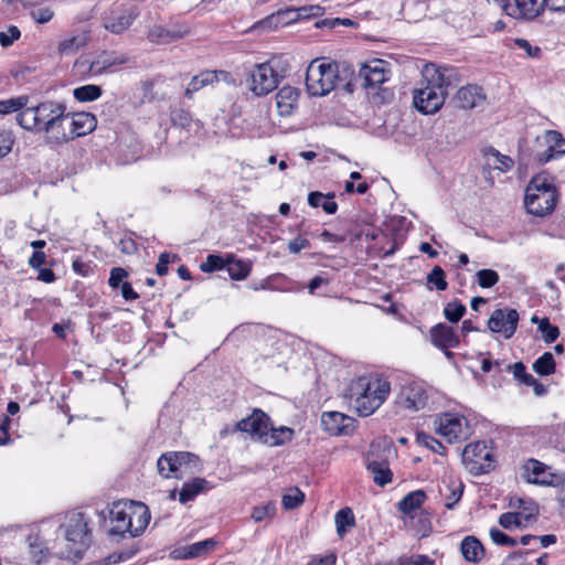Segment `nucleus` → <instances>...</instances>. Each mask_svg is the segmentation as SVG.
I'll list each match as a JSON object with an SVG mask.
<instances>
[{"instance_id":"1a4fd4ad","label":"nucleus","mask_w":565,"mask_h":565,"mask_svg":"<svg viewBox=\"0 0 565 565\" xmlns=\"http://www.w3.org/2000/svg\"><path fill=\"white\" fill-rule=\"evenodd\" d=\"M437 434L448 443H461L471 435V426L468 419L458 413H441L434 420Z\"/></svg>"},{"instance_id":"0e129e2a","label":"nucleus","mask_w":565,"mask_h":565,"mask_svg":"<svg viewBox=\"0 0 565 565\" xmlns=\"http://www.w3.org/2000/svg\"><path fill=\"white\" fill-rule=\"evenodd\" d=\"M28 542H29L30 552L32 554L34 562L41 563L43 557L46 555L49 547L42 546V543L33 542L31 535L28 537Z\"/></svg>"},{"instance_id":"c85d7f7f","label":"nucleus","mask_w":565,"mask_h":565,"mask_svg":"<svg viewBox=\"0 0 565 565\" xmlns=\"http://www.w3.org/2000/svg\"><path fill=\"white\" fill-rule=\"evenodd\" d=\"M537 514V507L535 504H531L529 508V513L524 512H507L499 516V524L507 530L511 527H522L525 526L531 520L535 518Z\"/></svg>"},{"instance_id":"5701e85b","label":"nucleus","mask_w":565,"mask_h":565,"mask_svg":"<svg viewBox=\"0 0 565 565\" xmlns=\"http://www.w3.org/2000/svg\"><path fill=\"white\" fill-rule=\"evenodd\" d=\"M322 428L332 436L347 434L352 426V418L340 412H324L321 415Z\"/></svg>"},{"instance_id":"2f4dec72","label":"nucleus","mask_w":565,"mask_h":565,"mask_svg":"<svg viewBox=\"0 0 565 565\" xmlns=\"http://www.w3.org/2000/svg\"><path fill=\"white\" fill-rule=\"evenodd\" d=\"M211 489L210 482L204 478H193L192 480L184 482L180 492L179 501L185 504L195 499L202 492Z\"/></svg>"},{"instance_id":"13d9d810","label":"nucleus","mask_w":565,"mask_h":565,"mask_svg":"<svg viewBox=\"0 0 565 565\" xmlns=\"http://www.w3.org/2000/svg\"><path fill=\"white\" fill-rule=\"evenodd\" d=\"M489 535L492 542L499 546H515L518 543L513 537L507 535L498 527H491Z\"/></svg>"},{"instance_id":"39448f33","label":"nucleus","mask_w":565,"mask_h":565,"mask_svg":"<svg viewBox=\"0 0 565 565\" xmlns=\"http://www.w3.org/2000/svg\"><path fill=\"white\" fill-rule=\"evenodd\" d=\"M130 61L125 53L117 51H100L93 56H81L76 60L74 67L81 75L97 77L114 72L115 67L121 66Z\"/></svg>"},{"instance_id":"20e7f679","label":"nucleus","mask_w":565,"mask_h":565,"mask_svg":"<svg viewBox=\"0 0 565 565\" xmlns=\"http://www.w3.org/2000/svg\"><path fill=\"white\" fill-rule=\"evenodd\" d=\"M556 200L557 192L553 179L545 173L534 175L525 189L526 211L535 216H544L554 211Z\"/></svg>"},{"instance_id":"ddd939ff","label":"nucleus","mask_w":565,"mask_h":565,"mask_svg":"<svg viewBox=\"0 0 565 565\" xmlns=\"http://www.w3.org/2000/svg\"><path fill=\"white\" fill-rule=\"evenodd\" d=\"M491 454L482 443L469 444L462 451L463 462L476 475L486 473L491 469Z\"/></svg>"},{"instance_id":"774afa93","label":"nucleus","mask_w":565,"mask_h":565,"mask_svg":"<svg viewBox=\"0 0 565 565\" xmlns=\"http://www.w3.org/2000/svg\"><path fill=\"white\" fill-rule=\"evenodd\" d=\"M337 563V554L330 552L323 556H312L311 559L307 563V565H335Z\"/></svg>"},{"instance_id":"6ab92c4d","label":"nucleus","mask_w":565,"mask_h":565,"mask_svg":"<svg viewBox=\"0 0 565 565\" xmlns=\"http://www.w3.org/2000/svg\"><path fill=\"white\" fill-rule=\"evenodd\" d=\"M43 134L45 142L51 146L62 145L72 140L66 110L57 115Z\"/></svg>"},{"instance_id":"37998d69","label":"nucleus","mask_w":565,"mask_h":565,"mask_svg":"<svg viewBox=\"0 0 565 565\" xmlns=\"http://www.w3.org/2000/svg\"><path fill=\"white\" fill-rule=\"evenodd\" d=\"M103 94L102 88L98 85L87 84L76 87L73 90V95L78 102H94L98 99Z\"/></svg>"},{"instance_id":"0eeeda50","label":"nucleus","mask_w":565,"mask_h":565,"mask_svg":"<svg viewBox=\"0 0 565 565\" xmlns=\"http://www.w3.org/2000/svg\"><path fill=\"white\" fill-rule=\"evenodd\" d=\"M286 73L278 58L256 64L249 73V89L256 96H265L277 88Z\"/></svg>"},{"instance_id":"f8f14e48","label":"nucleus","mask_w":565,"mask_h":565,"mask_svg":"<svg viewBox=\"0 0 565 565\" xmlns=\"http://www.w3.org/2000/svg\"><path fill=\"white\" fill-rule=\"evenodd\" d=\"M509 17L516 20H532L543 11L542 0H494Z\"/></svg>"},{"instance_id":"f03ea898","label":"nucleus","mask_w":565,"mask_h":565,"mask_svg":"<svg viewBox=\"0 0 565 565\" xmlns=\"http://www.w3.org/2000/svg\"><path fill=\"white\" fill-rule=\"evenodd\" d=\"M58 534L62 535L64 547L56 551L60 558L77 562L90 542L88 519L83 512H70L64 522L58 525Z\"/></svg>"},{"instance_id":"09e8293b","label":"nucleus","mask_w":565,"mask_h":565,"mask_svg":"<svg viewBox=\"0 0 565 565\" xmlns=\"http://www.w3.org/2000/svg\"><path fill=\"white\" fill-rule=\"evenodd\" d=\"M505 371L511 372L514 379L521 384L526 385L527 383H534V376L526 372V367L523 362L507 364Z\"/></svg>"},{"instance_id":"de8ad7c7","label":"nucleus","mask_w":565,"mask_h":565,"mask_svg":"<svg viewBox=\"0 0 565 565\" xmlns=\"http://www.w3.org/2000/svg\"><path fill=\"white\" fill-rule=\"evenodd\" d=\"M29 98L26 96L13 97L0 100V114L8 115L19 111L28 105Z\"/></svg>"},{"instance_id":"4468645a","label":"nucleus","mask_w":565,"mask_h":565,"mask_svg":"<svg viewBox=\"0 0 565 565\" xmlns=\"http://www.w3.org/2000/svg\"><path fill=\"white\" fill-rule=\"evenodd\" d=\"M519 313L515 309L498 308L489 320L488 328L494 333H502L505 339H510L516 331Z\"/></svg>"},{"instance_id":"423d86ee","label":"nucleus","mask_w":565,"mask_h":565,"mask_svg":"<svg viewBox=\"0 0 565 565\" xmlns=\"http://www.w3.org/2000/svg\"><path fill=\"white\" fill-rule=\"evenodd\" d=\"M157 468L163 478H182L184 475H192L202 470V463L193 452L189 451H168L162 454L158 461Z\"/></svg>"},{"instance_id":"f257e3e1","label":"nucleus","mask_w":565,"mask_h":565,"mask_svg":"<svg viewBox=\"0 0 565 565\" xmlns=\"http://www.w3.org/2000/svg\"><path fill=\"white\" fill-rule=\"evenodd\" d=\"M451 70L440 68L435 64L426 65L420 86L414 89L413 104L425 114H435L445 103L447 88L451 85Z\"/></svg>"},{"instance_id":"a878e982","label":"nucleus","mask_w":565,"mask_h":565,"mask_svg":"<svg viewBox=\"0 0 565 565\" xmlns=\"http://www.w3.org/2000/svg\"><path fill=\"white\" fill-rule=\"evenodd\" d=\"M366 468L373 476V481L384 487L392 481V471L385 460H377L374 458V446H371L370 451L366 456Z\"/></svg>"},{"instance_id":"58836bf2","label":"nucleus","mask_w":565,"mask_h":565,"mask_svg":"<svg viewBox=\"0 0 565 565\" xmlns=\"http://www.w3.org/2000/svg\"><path fill=\"white\" fill-rule=\"evenodd\" d=\"M334 522L337 527V534L339 537H344L348 530L353 527L355 524V519L352 510L350 508H343L339 510L334 515Z\"/></svg>"},{"instance_id":"dca6fc26","label":"nucleus","mask_w":565,"mask_h":565,"mask_svg":"<svg viewBox=\"0 0 565 565\" xmlns=\"http://www.w3.org/2000/svg\"><path fill=\"white\" fill-rule=\"evenodd\" d=\"M427 398V392L424 385L413 382L402 387L398 395V403L406 409L417 412L425 408Z\"/></svg>"},{"instance_id":"5fc2aeb1","label":"nucleus","mask_w":565,"mask_h":565,"mask_svg":"<svg viewBox=\"0 0 565 565\" xmlns=\"http://www.w3.org/2000/svg\"><path fill=\"white\" fill-rule=\"evenodd\" d=\"M477 281L482 288H491L499 281V275L493 269H480L477 271Z\"/></svg>"},{"instance_id":"a18cd8bd","label":"nucleus","mask_w":565,"mask_h":565,"mask_svg":"<svg viewBox=\"0 0 565 565\" xmlns=\"http://www.w3.org/2000/svg\"><path fill=\"white\" fill-rule=\"evenodd\" d=\"M448 287L446 275L440 266H435L427 275V288L431 290L435 288L438 291H444Z\"/></svg>"},{"instance_id":"e433bc0d","label":"nucleus","mask_w":565,"mask_h":565,"mask_svg":"<svg viewBox=\"0 0 565 565\" xmlns=\"http://www.w3.org/2000/svg\"><path fill=\"white\" fill-rule=\"evenodd\" d=\"M483 156L487 159V164L500 170L501 172L509 171L513 166V160L504 154H501L493 147H488L483 150Z\"/></svg>"},{"instance_id":"cd10ccee","label":"nucleus","mask_w":565,"mask_h":565,"mask_svg":"<svg viewBox=\"0 0 565 565\" xmlns=\"http://www.w3.org/2000/svg\"><path fill=\"white\" fill-rule=\"evenodd\" d=\"M65 110L66 107L62 103L45 102L39 104L36 106L39 132H44L57 115L63 114Z\"/></svg>"},{"instance_id":"ea45409f","label":"nucleus","mask_w":565,"mask_h":565,"mask_svg":"<svg viewBox=\"0 0 565 565\" xmlns=\"http://www.w3.org/2000/svg\"><path fill=\"white\" fill-rule=\"evenodd\" d=\"M36 106L24 107L17 116L18 124L25 130L39 132Z\"/></svg>"},{"instance_id":"9d476101","label":"nucleus","mask_w":565,"mask_h":565,"mask_svg":"<svg viewBox=\"0 0 565 565\" xmlns=\"http://www.w3.org/2000/svg\"><path fill=\"white\" fill-rule=\"evenodd\" d=\"M522 477L526 482L543 487H558L563 481V472L544 462L530 458L522 465Z\"/></svg>"},{"instance_id":"864d4df0","label":"nucleus","mask_w":565,"mask_h":565,"mask_svg":"<svg viewBox=\"0 0 565 565\" xmlns=\"http://www.w3.org/2000/svg\"><path fill=\"white\" fill-rule=\"evenodd\" d=\"M539 330L541 331L543 340L546 343L554 342L559 335L558 328L556 326L551 324L547 318H542L540 320Z\"/></svg>"},{"instance_id":"412c9836","label":"nucleus","mask_w":565,"mask_h":565,"mask_svg":"<svg viewBox=\"0 0 565 565\" xmlns=\"http://www.w3.org/2000/svg\"><path fill=\"white\" fill-rule=\"evenodd\" d=\"M231 78V74L225 71H204L199 75L192 77L190 83L185 88V96L189 99L193 98L194 93L200 90L201 88L217 83L218 81L228 82Z\"/></svg>"},{"instance_id":"e2e57ef3","label":"nucleus","mask_w":565,"mask_h":565,"mask_svg":"<svg viewBox=\"0 0 565 565\" xmlns=\"http://www.w3.org/2000/svg\"><path fill=\"white\" fill-rule=\"evenodd\" d=\"M14 138L8 130H0V159L6 157L12 149Z\"/></svg>"},{"instance_id":"393cba45","label":"nucleus","mask_w":565,"mask_h":565,"mask_svg":"<svg viewBox=\"0 0 565 565\" xmlns=\"http://www.w3.org/2000/svg\"><path fill=\"white\" fill-rule=\"evenodd\" d=\"M96 118L90 113H76L68 116L70 135L72 140L90 134L96 128Z\"/></svg>"},{"instance_id":"7ed1b4c3","label":"nucleus","mask_w":565,"mask_h":565,"mask_svg":"<svg viewBox=\"0 0 565 565\" xmlns=\"http://www.w3.org/2000/svg\"><path fill=\"white\" fill-rule=\"evenodd\" d=\"M390 391L391 385L386 380L362 376L350 385V403L360 416L366 417L380 408Z\"/></svg>"},{"instance_id":"603ef678","label":"nucleus","mask_w":565,"mask_h":565,"mask_svg":"<svg viewBox=\"0 0 565 565\" xmlns=\"http://www.w3.org/2000/svg\"><path fill=\"white\" fill-rule=\"evenodd\" d=\"M545 141L547 145L552 146V149L557 153L558 157L565 154V139L561 132L556 130H548L545 134Z\"/></svg>"},{"instance_id":"8fccbe9b","label":"nucleus","mask_w":565,"mask_h":565,"mask_svg":"<svg viewBox=\"0 0 565 565\" xmlns=\"http://www.w3.org/2000/svg\"><path fill=\"white\" fill-rule=\"evenodd\" d=\"M416 441L419 446L426 447L435 454L443 455L445 452L444 445L435 437L424 431L417 433Z\"/></svg>"},{"instance_id":"680f3d73","label":"nucleus","mask_w":565,"mask_h":565,"mask_svg":"<svg viewBox=\"0 0 565 565\" xmlns=\"http://www.w3.org/2000/svg\"><path fill=\"white\" fill-rule=\"evenodd\" d=\"M21 32L18 26L11 25L7 31L0 32V44L3 47H8L13 44L14 41L19 40Z\"/></svg>"},{"instance_id":"3c124183","label":"nucleus","mask_w":565,"mask_h":565,"mask_svg":"<svg viewBox=\"0 0 565 565\" xmlns=\"http://www.w3.org/2000/svg\"><path fill=\"white\" fill-rule=\"evenodd\" d=\"M466 313V306L458 300H454L446 305L444 315L449 322H458Z\"/></svg>"},{"instance_id":"9b49d317","label":"nucleus","mask_w":565,"mask_h":565,"mask_svg":"<svg viewBox=\"0 0 565 565\" xmlns=\"http://www.w3.org/2000/svg\"><path fill=\"white\" fill-rule=\"evenodd\" d=\"M268 429L270 417L260 408H254L250 415L235 424L233 431L246 433L250 439L263 444Z\"/></svg>"},{"instance_id":"aec40b11","label":"nucleus","mask_w":565,"mask_h":565,"mask_svg":"<svg viewBox=\"0 0 565 565\" xmlns=\"http://www.w3.org/2000/svg\"><path fill=\"white\" fill-rule=\"evenodd\" d=\"M129 534L132 537L143 533L150 521V512L142 502L129 501Z\"/></svg>"},{"instance_id":"a19ab883","label":"nucleus","mask_w":565,"mask_h":565,"mask_svg":"<svg viewBox=\"0 0 565 565\" xmlns=\"http://www.w3.org/2000/svg\"><path fill=\"white\" fill-rule=\"evenodd\" d=\"M86 36L72 35L60 41L57 51L61 55H72L86 45Z\"/></svg>"},{"instance_id":"4d7b16f0","label":"nucleus","mask_w":565,"mask_h":565,"mask_svg":"<svg viewBox=\"0 0 565 565\" xmlns=\"http://www.w3.org/2000/svg\"><path fill=\"white\" fill-rule=\"evenodd\" d=\"M305 500V494L298 489H294L290 493L282 497V505L287 510L299 507Z\"/></svg>"},{"instance_id":"c756f323","label":"nucleus","mask_w":565,"mask_h":565,"mask_svg":"<svg viewBox=\"0 0 565 565\" xmlns=\"http://www.w3.org/2000/svg\"><path fill=\"white\" fill-rule=\"evenodd\" d=\"M486 98L483 90L478 85H467L457 93V103L463 109H471L481 104Z\"/></svg>"},{"instance_id":"bb28decb","label":"nucleus","mask_w":565,"mask_h":565,"mask_svg":"<svg viewBox=\"0 0 565 565\" xmlns=\"http://www.w3.org/2000/svg\"><path fill=\"white\" fill-rule=\"evenodd\" d=\"M430 337L433 344L441 350L457 348L459 345V337L451 327L444 323L433 327Z\"/></svg>"},{"instance_id":"f704fd0d","label":"nucleus","mask_w":565,"mask_h":565,"mask_svg":"<svg viewBox=\"0 0 565 565\" xmlns=\"http://www.w3.org/2000/svg\"><path fill=\"white\" fill-rule=\"evenodd\" d=\"M440 494L445 498V507L452 510L460 501L463 493V484L461 482H444L439 489Z\"/></svg>"},{"instance_id":"2eb2a0df","label":"nucleus","mask_w":565,"mask_h":565,"mask_svg":"<svg viewBox=\"0 0 565 565\" xmlns=\"http://www.w3.org/2000/svg\"><path fill=\"white\" fill-rule=\"evenodd\" d=\"M359 78L365 89L379 88L388 78L386 62L375 58L363 64L359 72Z\"/></svg>"},{"instance_id":"b1692460","label":"nucleus","mask_w":565,"mask_h":565,"mask_svg":"<svg viewBox=\"0 0 565 565\" xmlns=\"http://www.w3.org/2000/svg\"><path fill=\"white\" fill-rule=\"evenodd\" d=\"M186 34L188 30L185 28L153 25L149 29L147 39L156 44H168L182 39Z\"/></svg>"},{"instance_id":"a211bd4d","label":"nucleus","mask_w":565,"mask_h":565,"mask_svg":"<svg viewBox=\"0 0 565 565\" xmlns=\"http://www.w3.org/2000/svg\"><path fill=\"white\" fill-rule=\"evenodd\" d=\"M129 502L118 501L114 502L109 508V522L110 527L108 530L109 536L124 537L126 533H129Z\"/></svg>"},{"instance_id":"c03bdc74","label":"nucleus","mask_w":565,"mask_h":565,"mask_svg":"<svg viewBox=\"0 0 565 565\" xmlns=\"http://www.w3.org/2000/svg\"><path fill=\"white\" fill-rule=\"evenodd\" d=\"M284 13L290 15L289 21H296L319 17L323 13V8L320 6H305L297 9H287Z\"/></svg>"},{"instance_id":"052dcab7","label":"nucleus","mask_w":565,"mask_h":565,"mask_svg":"<svg viewBox=\"0 0 565 565\" xmlns=\"http://www.w3.org/2000/svg\"><path fill=\"white\" fill-rule=\"evenodd\" d=\"M435 561L427 555L416 554L412 556H401L397 565H434Z\"/></svg>"},{"instance_id":"69168bd1","label":"nucleus","mask_w":565,"mask_h":565,"mask_svg":"<svg viewBox=\"0 0 565 565\" xmlns=\"http://www.w3.org/2000/svg\"><path fill=\"white\" fill-rule=\"evenodd\" d=\"M310 247V242L302 235H298L288 243V252L290 254H299L301 250Z\"/></svg>"},{"instance_id":"473e14b6","label":"nucleus","mask_w":565,"mask_h":565,"mask_svg":"<svg viewBox=\"0 0 565 565\" xmlns=\"http://www.w3.org/2000/svg\"><path fill=\"white\" fill-rule=\"evenodd\" d=\"M463 558L470 563H479L484 555L482 543L475 536H466L460 543Z\"/></svg>"},{"instance_id":"7c9ffc66","label":"nucleus","mask_w":565,"mask_h":565,"mask_svg":"<svg viewBox=\"0 0 565 565\" xmlns=\"http://www.w3.org/2000/svg\"><path fill=\"white\" fill-rule=\"evenodd\" d=\"M299 90L292 86H282L276 94V106L280 115H290L297 106Z\"/></svg>"},{"instance_id":"6e6d98bb","label":"nucleus","mask_w":565,"mask_h":565,"mask_svg":"<svg viewBox=\"0 0 565 565\" xmlns=\"http://www.w3.org/2000/svg\"><path fill=\"white\" fill-rule=\"evenodd\" d=\"M225 264L226 262L223 259V257L211 254L206 257L205 262L200 265V268L204 273H213L215 270L225 268Z\"/></svg>"},{"instance_id":"c9c22d12","label":"nucleus","mask_w":565,"mask_h":565,"mask_svg":"<svg viewBox=\"0 0 565 565\" xmlns=\"http://www.w3.org/2000/svg\"><path fill=\"white\" fill-rule=\"evenodd\" d=\"M334 193L323 194L315 191L308 194V203L312 207L321 206L327 214H334L338 210V204L333 200Z\"/></svg>"},{"instance_id":"4be33fe9","label":"nucleus","mask_w":565,"mask_h":565,"mask_svg":"<svg viewBox=\"0 0 565 565\" xmlns=\"http://www.w3.org/2000/svg\"><path fill=\"white\" fill-rule=\"evenodd\" d=\"M217 542L214 539H206L189 545L175 547L170 556L173 559H192L209 554Z\"/></svg>"},{"instance_id":"72a5a7b5","label":"nucleus","mask_w":565,"mask_h":565,"mask_svg":"<svg viewBox=\"0 0 565 565\" xmlns=\"http://www.w3.org/2000/svg\"><path fill=\"white\" fill-rule=\"evenodd\" d=\"M295 436V430L287 426H280L278 428L273 427V423L270 422V429L267 430V434L264 439V445L276 447L282 446L292 440Z\"/></svg>"},{"instance_id":"bf43d9fd","label":"nucleus","mask_w":565,"mask_h":565,"mask_svg":"<svg viewBox=\"0 0 565 565\" xmlns=\"http://www.w3.org/2000/svg\"><path fill=\"white\" fill-rule=\"evenodd\" d=\"M275 513H276V504L274 502H268L265 505L254 508L253 512H252V519L255 522H260L267 516H269V518L274 516Z\"/></svg>"},{"instance_id":"79ce46f5","label":"nucleus","mask_w":565,"mask_h":565,"mask_svg":"<svg viewBox=\"0 0 565 565\" xmlns=\"http://www.w3.org/2000/svg\"><path fill=\"white\" fill-rule=\"evenodd\" d=\"M533 371L540 376H548L555 372V360L551 352H544L532 364Z\"/></svg>"},{"instance_id":"338daca9","label":"nucleus","mask_w":565,"mask_h":565,"mask_svg":"<svg viewBox=\"0 0 565 565\" xmlns=\"http://www.w3.org/2000/svg\"><path fill=\"white\" fill-rule=\"evenodd\" d=\"M128 273L120 267H115L110 270V277L108 280V284L113 288H118L124 281V279L127 277Z\"/></svg>"},{"instance_id":"6e6552de","label":"nucleus","mask_w":565,"mask_h":565,"mask_svg":"<svg viewBox=\"0 0 565 565\" xmlns=\"http://www.w3.org/2000/svg\"><path fill=\"white\" fill-rule=\"evenodd\" d=\"M338 79L335 64L318 60L312 61L306 73V87L311 96H324L334 87Z\"/></svg>"},{"instance_id":"f3484780","label":"nucleus","mask_w":565,"mask_h":565,"mask_svg":"<svg viewBox=\"0 0 565 565\" xmlns=\"http://www.w3.org/2000/svg\"><path fill=\"white\" fill-rule=\"evenodd\" d=\"M138 14L134 7L116 8L105 18L104 28L114 34H121L131 26Z\"/></svg>"},{"instance_id":"4c0bfd02","label":"nucleus","mask_w":565,"mask_h":565,"mask_svg":"<svg viewBox=\"0 0 565 565\" xmlns=\"http://www.w3.org/2000/svg\"><path fill=\"white\" fill-rule=\"evenodd\" d=\"M426 493L423 490H415L406 494L398 502V510L404 514H409L412 511L418 509L425 501Z\"/></svg>"},{"instance_id":"49530a36","label":"nucleus","mask_w":565,"mask_h":565,"mask_svg":"<svg viewBox=\"0 0 565 565\" xmlns=\"http://www.w3.org/2000/svg\"><path fill=\"white\" fill-rule=\"evenodd\" d=\"M225 268L230 277L234 280L245 279L250 271V266L243 260H228Z\"/></svg>"}]
</instances>
